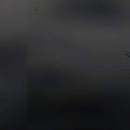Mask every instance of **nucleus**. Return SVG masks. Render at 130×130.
I'll return each instance as SVG.
<instances>
[{"label": "nucleus", "mask_w": 130, "mask_h": 130, "mask_svg": "<svg viewBox=\"0 0 130 130\" xmlns=\"http://www.w3.org/2000/svg\"><path fill=\"white\" fill-rule=\"evenodd\" d=\"M35 11H37V10H35Z\"/></svg>", "instance_id": "1"}]
</instances>
